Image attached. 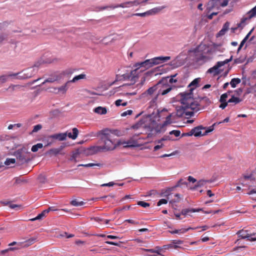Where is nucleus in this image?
Segmentation results:
<instances>
[{"label":"nucleus","mask_w":256,"mask_h":256,"mask_svg":"<svg viewBox=\"0 0 256 256\" xmlns=\"http://www.w3.org/2000/svg\"><path fill=\"white\" fill-rule=\"evenodd\" d=\"M96 136H100V140L103 143L102 145L104 152L114 150L118 146L120 145V141L116 138L112 131L108 128L100 130L94 134Z\"/></svg>","instance_id":"obj_1"},{"label":"nucleus","mask_w":256,"mask_h":256,"mask_svg":"<svg viewBox=\"0 0 256 256\" xmlns=\"http://www.w3.org/2000/svg\"><path fill=\"white\" fill-rule=\"evenodd\" d=\"M196 62H206L212 59V50L206 44H200L192 50Z\"/></svg>","instance_id":"obj_2"},{"label":"nucleus","mask_w":256,"mask_h":256,"mask_svg":"<svg viewBox=\"0 0 256 256\" xmlns=\"http://www.w3.org/2000/svg\"><path fill=\"white\" fill-rule=\"evenodd\" d=\"M134 66L135 68L134 70H132L130 73L122 75L124 80L128 79L130 80L131 81H136V80L138 78V74L152 67V65L150 59H148L144 62L136 64Z\"/></svg>","instance_id":"obj_3"},{"label":"nucleus","mask_w":256,"mask_h":256,"mask_svg":"<svg viewBox=\"0 0 256 256\" xmlns=\"http://www.w3.org/2000/svg\"><path fill=\"white\" fill-rule=\"evenodd\" d=\"M180 102L184 107H190L191 110L196 112L200 110V105L194 100L191 93L182 94Z\"/></svg>","instance_id":"obj_4"},{"label":"nucleus","mask_w":256,"mask_h":256,"mask_svg":"<svg viewBox=\"0 0 256 256\" xmlns=\"http://www.w3.org/2000/svg\"><path fill=\"white\" fill-rule=\"evenodd\" d=\"M34 68H30L26 69V70L20 72V73H16L8 75H2L0 76V82L4 83L6 82L8 80V77H14L18 74H20L19 76V77L21 79H26L32 76L34 74Z\"/></svg>","instance_id":"obj_5"},{"label":"nucleus","mask_w":256,"mask_h":256,"mask_svg":"<svg viewBox=\"0 0 256 256\" xmlns=\"http://www.w3.org/2000/svg\"><path fill=\"white\" fill-rule=\"evenodd\" d=\"M30 152L28 151L27 148L23 147L18 150L14 153V156L20 164L28 162L30 160Z\"/></svg>","instance_id":"obj_6"},{"label":"nucleus","mask_w":256,"mask_h":256,"mask_svg":"<svg viewBox=\"0 0 256 256\" xmlns=\"http://www.w3.org/2000/svg\"><path fill=\"white\" fill-rule=\"evenodd\" d=\"M232 56L228 59H226L224 61L218 62L215 66L208 70L207 73L212 74L214 76L219 74L220 73L219 68L232 61Z\"/></svg>","instance_id":"obj_7"},{"label":"nucleus","mask_w":256,"mask_h":256,"mask_svg":"<svg viewBox=\"0 0 256 256\" xmlns=\"http://www.w3.org/2000/svg\"><path fill=\"white\" fill-rule=\"evenodd\" d=\"M161 81H164V82L158 90V93L152 99L153 102H155L157 100L158 98L160 95H165L169 92L172 89V87L167 84L166 79L162 80Z\"/></svg>","instance_id":"obj_8"},{"label":"nucleus","mask_w":256,"mask_h":256,"mask_svg":"<svg viewBox=\"0 0 256 256\" xmlns=\"http://www.w3.org/2000/svg\"><path fill=\"white\" fill-rule=\"evenodd\" d=\"M193 110H191L190 107H184V104H182L177 110V114L178 116H186L187 118L194 115Z\"/></svg>","instance_id":"obj_9"},{"label":"nucleus","mask_w":256,"mask_h":256,"mask_svg":"<svg viewBox=\"0 0 256 256\" xmlns=\"http://www.w3.org/2000/svg\"><path fill=\"white\" fill-rule=\"evenodd\" d=\"M247 231L242 229L238 231L236 234L238 235V236L242 239L247 238V240L249 241H256V237L252 236H256V233H247Z\"/></svg>","instance_id":"obj_10"},{"label":"nucleus","mask_w":256,"mask_h":256,"mask_svg":"<svg viewBox=\"0 0 256 256\" xmlns=\"http://www.w3.org/2000/svg\"><path fill=\"white\" fill-rule=\"evenodd\" d=\"M248 14V18H244L241 20L240 22L238 24V28H243L246 20H250L254 16H256V6L252 8Z\"/></svg>","instance_id":"obj_11"},{"label":"nucleus","mask_w":256,"mask_h":256,"mask_svg":"<svg viewBox=\"0 0 256 256\" xmlns=\"http://www.w3.org/2000/svg\"><path fill=\"white\" fill-rule=\"evenodd\" d=\"M170 60V57L167 56H158L155 57L154 58L150 59V62H151V64L152 65V66L158 64L162 62H166L168 60Z\"/></svg>","instance_id":"obj_12"},{"label":"nucleus","mask_w":256,"mask_h":256,"mask_svg":"<svg viewBox=\"0 0 256 256\" xmlns=\"http://www.w3.org/2000/svg\"><path fill=\"white\" fill-rule=\"evenodd\" d=\"M37 241V238L33 237L29 238L28 240L23 242H18V246L22 248H27L32 245Z\"/></svg>","instance_id":"obj_13"},{"label":"nucleus","mask_w":256,"mask_h":256,"mask_svg":"<svg viewBox=\"0 0 256 256\" xmlns=\"http://www.w3.org/2000/svg\"><path fill=\"white\" fill-rule=\"evenodd\" d=\"M206 128L202 126H198L192 129L193 135L195 136H204V132L202 133V130H205Z\"/></svg>","instance_id":"obj_14"},{"label":"nucleus","mask_w":256,"mask_h":256,"mask_svg":"<svg viewBox=\"0 0 256 256\" xmlns=\"http://www.w3.org/2000/svg\"><path fill=\"white\" fill-rule=\"evenodd\" d=\"M228 0H224L220 3V0H211L209 2V5L211 6V8L214 7L216 5L220 4L222 7H224L228 4Z\"/></svg>","instance_id":"obj_15"},{"label":"nucleus","mask_w":256,"mask_h":256,"mask_svg":"<svg viewBox=\"0 0 256 256\" xmlns=\"http://www.w3.org/2000/svg\"><path fill=\"white\" fill-rule=\"evenodd\" d=\"M61 78V76L56 74H54L52 75L50 77L46 79L42 84V85L44 84L46 82H54L58 81L60 80Z\"/></svg>","instance_id":"obj_16"},{"label":"nucleus","mask_w":256,"mask_h":256,"mask_svg":"<svg viewBox=\"0 0 256 256\" xmlns=\"http://www.w3.org/2000/svg\"><path fill=\"white\" fill-rule=\"evenodd\" d=\"M164 81H160L156 85L150 88L146 91L148 94L152 95L156 92L161 86L162 84L164 83Z\"/></svg>","instance_id":"obj_17"},{"label":"nucleus","mask_w":256,"mask_h":256,"mask_svg":"<svg viewBox=\"0 0 256 256\" xmlns=\"http://www.w3.org/2000/svg\"><path fill=\"white\" fill-rule=\"evenodd\" d=\"M124 145L125 148L136 147L137 146V142L132 140H130L126 141L120 142V145Z\"/></svg>","instance_id":"obj_18"},{"label":"nucleus","mask_w":256,"mask_h":256,"mask_svg":"<svg viewBox=\"0 0 256 256\" xmlns=\"http://www.w3.org/2000/svg\"><path fill=\"white\" fill-rule=\"evenodd\" d=\"M213 181L211 180H200L197 182L196 184L194 186V187L192 188L193 190L196 189L198 188H200L204 186L208 183H212Z\"/></svg>","instance_id":"obj_19"},{"label":"nucleus","mask_w":256,"mask_h":256,"mask_svg":"<svg viewBox=\"0 0 256 256\" xmlns=\"http://www.w3.org/2000/svg\"><path fill=\"white\" fill-rule=\"evenodd\" d=\"M64 148V146H62L58 148H51L47 152V154L50 156H56L58 154H61L60 152Z\"/></svg>","instance_id":"obj_20"},{"label":"nucleus","mask_w":256,"mask_h":256,"mask_svg":"<svg viewBox=\"0 0 256 256\" xmlns=\"http://www.w3.org/2000/svg\"><path fill=\"white\" fill-rule=\"evenodd\" d=\"M70 83L69 81L66 82L64 85L62 86L56 88H54V91L53 92L55 93H58L59 92H62V94H64L66 92V90L68 89V84Z\"/></svg>","instance_id":"obj_21"},{"label":"nucleus","mask_w":256,"mask_h":256,"mask_svg":"<svg viewBox=\"0 0 256 256\" xmlns=\"http://www.w3.org/2000/svg\"><path fill=\"white\" fill-rule=\"evenodd\" d=\"M72 134L70 132L67 133V136L69 138H70L72 140H75L78 134V130L77 128H74L72 129Z\"/></svg>","instance_id":"obj_22"},{"label":"nucleus","mask_w":256,"mask_h":256,"mask_svg":"<svg viewBox=\"0 0 256 256\" xmlns=\"http://www.w3.org/2000/svg\"><path fill=\"white\" fill-rule=\"evenodd\" d=\"M166 8V6H160L152 8L148 10L149 14L153 15L158 14Z\"/></svg>","instance_id":"obj_23"},{"label":"nucleus","mask_w":256,"mask_h":256,"mask_svg":"<svg viewBox=\"0 0 256 256\" xmlns=\"http://www.w3.org/2000/svg\"><path fill=\"white\" fill-rule=\"evenodd\" d=\"M191 229H194V228H192L191 227H189L187 228H181L180 230H169L168 232L172 234H184V233L186 232H188V230H191Z\"/></svg>","instance_id":"obj_24"},{"label":"nucleus","mask_w":256,"mask_h":256,"mask_svg":"<svg viewBox=\"0 0 256 256\" xmlns=\"http://www.w3.org/2000/svg\"><path fill=\"white\" fill-rule=\"evenodd\" d=\"M94 112L100 114H106L107 112V110L104 107L102 106H98L97 108H96L94 110Z\"/></svg>","instance_id":"obj_25"},{"label":"nucleus","mask_w":256,"mask_h":256,"mask_svg":"<svg viewBox=\"0 0 256 256\" xmlns=\"http://www.w3.org/2000/svg\"><path fill=\"white\" fill-rule=\"evenodd\" d=\"M200 210V209L186 208L182 210L181 214L184 216H186L188 214H189V213L198 212H199Z\"/></svg>","instance_id":"obj_26"},{"label":"nucleus","mask_w":256,"mask_h":256,"mask_svg":"<svg viewBox=\"0 0 256 256\" xmlns=\"http://www.w3.org/2000/svg\"><path fill=\"white\" fill-rule=\"evenodd\" d=\"M230 23L228 22H226L223 26L222 29L218 32V36L224 35L225 32L228 30L229 28Z\"/></svg>","instance_id":"obj_27"},{"label":"nucleus","mask_w":256,"mask_h":256,"mask_svg":"<svg viewBox=\"0 0 256 256\" xmlns=\"http://www.w3.org/2000/svg\"><path fill=\"white\" fill-rule=\"evenodd\" d=\"M242 99L234 96H232L231 98L228 100L230 104L234 103V105L236 104L242 102Z\"/></svg>","instance_id":"obj_28"},{"label":"nucleus","mask_w":256,"mask_h":256,"mask_svg":"<svg viewBox=\"0 0 256 256\" xmlns=\"http://www.w3.org/2000/svg\"><path fill=\"white\" fill-rule=\"evenodd\" d=\"M86 78V75L84 74H79L78 76H75L72 80H70L69 82H76L81 80V79H85Z\"/></svg>","instance_id":"obj_29"},{"label":"nucleus","mask_w":256,"mask_h":256,"mask_svg":"<svg viewBox=\"0 0 256 256\" xmlns=\"http://www.w3.org/2000/svg\"><path fill=\"white\" fill-rule=\"evenodd\" d=\"M241 82V80L239 78H234L232 79L230 84L231 85L232 88H236V85L240 84Z\"/></svg>","instance_id":"obj_30"},{"label":"nucleus","mask_w":256,"mask_h":256,"mask_svg":"<svg viewBox=\"0 0 256 256\" xmlns=\"http://www.w3.org/2000/svg\"><path fill=\"white\" fill-rule=\"evenodd\" d=\"M165 126L162 124H158L154 128L155 131L157 133L161 132H164L165 130L164 128Z\"/></svg>","instance_id":"obj_31"},{"label":"nucleus","mask_w":256,"mask_h":256,"mask_svg":"<svg viewBox=\"0 0 256 256\" xmlns=\"http://www.w3.org/2000/svg\"><path fill=\"white\" fill-rule=\"evenodd\" d=\"M90 150H92L94 153H97L103 151V148L102 146H94L90 148Z\"/></svg>","instance_id":"obj_32"},{"label":"nucleus","mask_w":256,"mask_h":256,"mask_svg":"<svg viewBox=\"0 0 256 256\" xmlns=\"http://www.w3.org/2000/svg\"><path fill=\"white\" fill-rule=\"evenodd\" d=\"M43 148V144L41 143H38L35 145H34L32 148V152H36L39 149Z\"/></svg>","instance_id":"obj_33"},{"label":"nucleus","mask_w":256,"mask_h":256,"mask_svg":"<svg viewBox=\"0 0 256 256\" xmlns=\"http://www.w3.org/2000/svg\"><path fill=\"white\" fill-rule=\"evenodd\" d=\"M13 180L14 181V185H17V184H20L22 182H26V180L22 178L20 176L16 177L14 178Z\"/></svg>","instance_id":"obj_34"},{"label":"nucleus","mask_w":256,"mask_h":256,"mask_svg":"<svg viewBox=\"0 0 256 256\" xmlns=\"http://www.w3.org/2000/svg\"><path fill=\"white\" fill-rule=\"evenodd\" d=\"M231 92H232V91L228 90L227 92L222 94V96H220V102H227L226 98L228 97V94H229Z\"/></svg>","instance_id":"obj_35"},{"label":"nucleus","mask_w":256,"mask_h":256,"mask_svg":"<svg viewBox=\"0 0 256 256\" xmlns=\"http://www.w3.org/2000/svg\"><path fill=\"white\" fill-rule=\"evenodd\" d=\"M199 80L198 78L194 79L193 81L191 82V83L189 84L188 86H194L193 88H190V90H192L193 89H194L196 88L198 86V83Z\"/></svg>","instance_id":"obj_36"},{"label":"nucleus","mask_w":256,"mask_h":256,"mask_svg":"<svg viewBox=\"0 0 256 256\" xmlns=\"http://www.w3.org/2000/svg\"><path fill=\"white\" fill-rule=\"evenodd\" d=\"M148 0H144L142 1H140L139 0H134V1H130V6H137L139 5L140 4H142L143 2H146Z\"/></svg>","instance_id":"obj_37"},{"label":"nucleus","mask_w":256,"mask_h":256,"mask_svg":"<svg viewBox=\"0 0 256 256\" xmlns=\"http://www.w3.org/2000/svg\"><path fill=\"white\" fill-rule=\"evenodd\" d=\"M172 116V114H170L168 116H166V120L164 122V125L165 126L169 124H170L172 123V120L171 119Z\"/></svg>","instance_id":"obj_38"},{"label":"nucleus","mask_w":256,"mask_h":256,"mask_svg":"<svg viewBox=\"0 0 256 256\" xmlns=\"http://www.w3.org/2000/svg\"><path fill=\"white\" fill-rule=\"evenodd\" d=\"M70 204L73 206H82L84 204V202L82 201L78 202L76 200H74L70 202Z\"/></svg>","instance_id":"obj_39"},{"label":"nucleus","mask_w":256,"mask_h":256,"mask_svg":"<svg viewBox=\"0 0 256 256\" xmlns=\"http://www.w3.org/2000/svg\"><path fill=\"white\" fill-rule=\"evenodd\" d=\"M145 122V118L141 119L137 124H135L132 126L134 129H138L140 126H142V124H144Z\"/></svg>","instance_id":"obj_40"},{"label":"nucleus","mask_w":256,"mask_h":256,"mask_svg":"<svg viewBox=\"0 0 256 256\" xmlns=\"http://www.w3.org/2000/svg\"><path fill=\"white\" fill-rule=\"evenodd\" d=\"M119 8L118 4L115 5V6L110 5V6H104V7L99 8L98 10H96L97 11H100V10H104L107 9L108 8H112V9H114V8Z\"/></svg>","instance_id":"obj_41"},{"label":"nucleus","mask_w":256,"mask_h":256,"mask_svg":"<svg viewBox=\"0 0 256 256\" xmlns=\"http://www.w3.org/2000/svg\"><path fill=\"white\" fill-rule=\"evenodd\" d=\"M67 133L58 134V140H64L66 139Z\"/></svg>","instance_id":"obj_42"},{"label":"nucleus","mask_w":256,"mask_h":256,"mask_svg":"<svg viewBox=\"0 0 256 256\" xmlns=\"http://www.w3.org/2000/svg\"><path fill=\"white\" fill-rule=\"evenodd\" d=\"M218 124L217 122L214 123L212 126L208 127L206 130L204 132V134L206 135L208 133L212 132L214 130V126Z\"/></svg>","instance_id":"obj_43"},{"label":"nucleus","mask_w":256,"mask_h":256,"mask_svg":"<svg viewBox=\"0 0 256 256\" xmlns=\"http://www.w3.org/2000/svg\"><path fill=\"white\" fill-rule=\"evenodd\" d=\"M100 165H101V164H100L89 163V164H79L78 166H84V167H92L94 166H100Z\"/></svg>","instance_id":"obj_44"},{"label":"nucleus","mask_w":256,"mask_h":256,"mask_svg":"<svg viewBox=\"0 0 256 256\" xmlns=\"http://www.w3.org/2000/svg\"><path fill=\"white\" fill-rule=\"evenodd\" d=\"M16 162V160L14 158H6L4 164L6 166H9L10 164H14Z\"/></svg>","instance_id":"obj_45"},{"label":"nucleus","mask_w":256,"mask_h":256,"mask_svg":"<svg viewBox=\"0 0 256 256\" xmlns=\"http://www.w3.org/2000/svg\"><path fill=\"white\" fill-rule=\"evenodd\" d=\"M22 87L20 85H10L8 88V90H10L11 92H13L16 90V88H20Z\"/></svg>","instance_id":"obj_46"},{"label":"nucleus","mask_w":256,"mask_h":256,"mask_svg":"<svg viewBox=\"0 0 256 256\" xmlns=\"http://www.w3.org/2000/svg\"><path fill=\"white\" fill-rule=\"evenodd\" d=\"M10 139V136L6 134L0 135V142L8 140Z\"/></svg>","instance_id":"obj_47"},{"label":"nucleus","mask_w":256,"mask_h":256,"mask_svg":"<svg viewBox=\"0 0 256 256\" xmlns=\"http://www.w3.org/2000/svg\"><path fill=\"white\" fill-rule=\"evenodd\" d=\"M45 215L42 212L40 214H38L36 218H31L30 220L31 221H34L36 220H40Z\"/></svg>","instance_id":"obj_48"},{"label":"nucleus","mask_w":256,"mask_h":256,"mask_svg":"<svg viewBox=\"0 0 256 256\" xmlns=\"http://www.w3.org/2000/svg\"><path fill=\"white\" fill-rule=\"evenodd\" d=\"M42 128V126L40 124L36 125L34 126L32 132H36Z\"/></svg>","instance_id":"obj_49"},{"label":"nucleus","mask_w":256,"mask_h":256,"mask_svg":"<svg viewBox=\"0 0 256 256\" xmlns=\"http://www.w3.org/2000/svg\"><path fill=\"white\" fill-rule=\"evenodd\" d=\"M130 1L124 2L118 4L119 8H126L130 7Z\"/></svg>","instance_id":"obj_50"},{"label":"nucleus","mask_w":256,"mask_h":256,"mask_svg":"<svg viewBox=\"0 0 256 256\" xmlns=\"http://www.w3.org/2000/svg\"><path fill=\"white\" fill-rule=\"evenodd\" d=\"M8 25V23L6 22H4L0 23V30H4Z\"/></svg>","instance_id":"obj_51"},{"label":"nucleus","mask_w":256,"mask_h":256,"mask_svg":"<svg viewBox=\"0 0 256 256\" xmlns=\"http://www.w3.org/2000/svg\"><path fill=\"white\" fill-rule=\"evenodd\" d=\"M138 204L140 206L144 208H146L150 206V204L144 201H139L138 202Z\"/></svg>","instance_id":"obj_52"},{"label":"nucleus","mask_w":256,"mask_h":256,"mask_svg":"<svg viewBox=\"0 0 256 256\" xmlns=\"http://www.w3.org/2000/svg\"><path fill=\"white\" fill-rule=\"evenodd\" d=\"M148 15H150L148 10L145 12L136 13V14H132V16H148Z\"/></svg>","instance_id":"obj_53"},{"label":"nucleus","mask_w":256,"mask_h":256,"mask_svg":"<svg viewBox=\"0 0 256 256\" xmlns=\"http://www.w3.org/2000/svg\"><path fill=\"white\" fill-rule=\"evenodd\" d=\"M170 134H174L176 136L178 137L180 136V132L178 130H173L170 132Z\"/></svg>","instance_id":"obj_54"},{"label":"nucleus","mask_w":256,"mask_h":256,"mask_svg":"<svg viewBox=\"0 0 256 256\" xmlns=\"http://www.w3.org/2000/svg\"><path fill=\"white\" fill-rule=\"evenodd\" d=\"M168 203V200L166 199H160L159 200V201L157 203L158 206H160L162 204H166Z\"/></svg>","instance_id":"obj_55"},{"label":"nucleus","mask_w":256,"mask_h":256,"mask_svg":"<svg viewBox=\"0 0 256 256\" xmlns=\"http://www.w3.org/2000/svg\"><path fill=\"white\" fill-rule=\"evenodd\" d=\"M105 242L106 244H109L118 246H120V244L122 243V242H111V241H106Z\"/></svg>","instance_id":"obj_56"},{"label":"nucleus","mask_w":256,"mask_h":256,"mask_svg":"<svg viewBox=\"0 0 256 256\" xmlns=\"http://www.w3.org/2000/svg\"><path fill=\"white\" fill-rule=\"evenodd\" d=\"M132 113V110H129L126 111L124 112L121 114L122 116H126L127 115H131Z\"/></svg>","instance_id":"obj_57"},{"label":"nucleus","mask_w":256,"mask_h":256,"mask_svg":"<svg viewBox=\"0 0 256 256\" xmlns=\"http://www.w3.org/2000/svg\"><path fill=\"white\" fill-rule=\"evenodd\" d=\"M247 40H246V38H244L242 40L238 48V52L240 50L241 48H242V47L244 45V44L246 43V42Z\"/></svg>","instance_id":"obj_58"},{"label":"nucleus","mask_w":256,"mask_h":256,"mask_svg":"<svg viewBox=\"0 0 256 256\" xmlns=\"http://www.w3.org/2000/svg\"><path fill=\"white\" fill-rule=\"evenodd\" d=\"M221 104L220 105L219 107L222 109L224 110L226 108V107L228 105V101L225 102H220Z\"/></svg>","instance_id":"obj_59"},{"label":"nucleus","mask_w":256,"mask_h":256,"mask_svg":"<svg viewBox=\"0 0 256 256\" xmlns=\"http://www.w3.org/2000/svg\"><path fill=\"white\" fill-rule=\"evenodd\" d=\"M9 207L12 209H15V208H20L21 207V206L20 205H18V204H9Z\"/></svg>","instance_id":"obj_60"},{"label":"nucleus","mask_w":256,"mask_h":256,"mask_svg":"<svg viewBox=\"0 0 256 256\" xmlns=\"http://www.w3.org/2000/svg\"><path fill=\"white\" fill-rule=\"evenodd\" d=\"M176 75V74H174L171 76V78L169 80L170 83L172 84L173 82H177V80L174 78L175 77Z\"/></svg>","instance_id":"obj_61"},{"label":"nucleus","mask_w":256,"mask_h":256,"mask_svg":"<svg viewBox=\"0 0 256 256\" xmlns=\"http://www.w3.org/2000/svg\"><path fill=\"white\" fill-rule=\"evenodd\" d=\"M188 180L190 182H192V183H194L196 182V180L192 176H188Z\"/></svg>","instance_id":"obj_62"},{"label":"nucleus","mask_w":256,"mask_h":256,"mask_svg":"<svg viewBox=\"0 0 256 256\" xmlns=\"http://www.w3.org/2000/svg\"><path fill=\"white\" fill-rule=\"evenodd\" d=\"M106 238H110V239H112V240L120 238L118 236H112V235H108V236H106Z\"/></svg>","instance_id":"obj_63"},{"label":"nucleus","mask_w":256,"mask_h":256,"mask_svg":"<svg viewBox=\"0 0 256 256\" xmlns=\"http://www.w3.org/2000/svg\"><path fill=\"white\" fill-rule=\"evenodd\" d=\"M125 222H126L128 223H130V224H138V222H136L135 220H125Z\"/></svg>","instance_id":"obj_64"}]
</instances>
